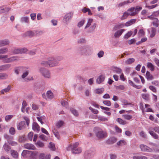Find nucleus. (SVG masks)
<instances>
[{
    "label": "nucleus",
    "instance_id": "obj_31",
    "mask_svg": "<svg viewBox=\"0 0 159 159\" xmlns=\"http://www.w3.org/2000/svg\"><path fill=\"white\" fill-rule=\"evenodd\" d=\"M47 98L48 99H51L53 98V93L50 90L48 91L46 93Z\"/></svg>",
    "mask_w": 159,
    "mask_h": 159
},
{
    "label": "nucleus",
    "instance_id": "obj_55",
    "mask_svg": "<svg viewBox=\"0 0 159 159\" xmlns=\"http://www.w3.org/2000/svg\"><path fill=\"white\" fill-rule=\"evenodd\" d=\"M8 50L7 48H4L0 49V54H4L7 52Z\"/></svg>",
    "mask_w": 159,
    "mask_h": 159
},
{
    "label": "nucleus",
    "instance_id": "obj_50",
    "mask_svg": "<svg viewBox=\"0 0 159 159\" xmlns=\"http://www.w3.org/2000/svg\"><path fill=\"white\" fill-rule=\"evenodd\" d=\"M152 24L153 26L157 27L159 25V20L158 19L156 18L154 19L152 22Z\"/></svg>",
    "mask_w": 159,
    "mask_h": 159
},
{
    "label": "nucleus",
    "instance_id": "obj_9",
    "mask_svg": "<svg viewBox=\"0 0 159 159\" xmlns=\"http://www.w3.org/2000/svg\"><path fill=\"white\" fill-rule=\"evenodd\" d=\"M39 71L44 77L47 78L50 77V73L48 70L44 68H39Z\"/></svg>",
    "mask_w": 159,
    "mask_h": 159
},
{
    "label": "nucleus",
    "instance_id": "obj_5",
    "mask_svg": "<svg viewBox=\"0 0 159 159\" xmlns=\"http://www.w3.org/2000/svg\"><path fill=\"white\" fill-rule=\"evenodd\" d=\"M8 55H4L2 61L5 63H11L17 61L18 57L16 56H13L8 57Z\"/></svg>",
    "mask_w": 159,
    "mask_h": 159
},
{
    "label": "nucleus",
    "instance_id": "obj_25",
    "mask_svg": "<svg viewBox=\"0 0 159 159\" xmlns=\"http://www.w3.org/2000/svg\"><path fill=\"white\" fill-rule=\"evenodd\" d=\"M136 21V19H132L129 20L128 21H127L125 23V25L126 26H129L130 25H133V24L135 23Z\"/></svg>",
    "mask_w": 159,
    "mask_h": 159
},
{
    "label": "nucleus",
    "instance_id": "obj_48",
    "mask_svg": "<svg viewBox=\"0 0 159 159\" xmlns=\"http://www.w3.org/2000/svg\"><path fill=\"white\" fill-rule=\"evenodd\" d=\"M93 21V19L91 18L89 19L88 20L87 23L85 26L84 29H86L89 27Z\"/></svg>",
    "mask_w": 159,
    "mask_h": 159
},
{
    "label": "nucleus",
    "instance_id": "obj_64",
    "mask_svg": "<svg viewBox=\"0 0 159 159\" xmlns=\"http://www.w3.org/2000/svg\"><path fill=\"white\" fill-rule=\"evenodd\" d=\"M104 55V52L103 51H100L98 53V57L99 58H100L103 57Z\"/></svg>",
    "mask_w": 159,
    "mask_h": 159
},
{
    "label": "nucleus",
    "instance_id": "obj_7",
    "mask_svg": "<svg viewBox=\"0 0 159 159\" xmlns=\"http://www.w3.org/2000/svg\"><path fill=\"white\" fill-rule=\"evenodd\" d=\"M4 137L7 140L8 143L10 145L15 146L17 145L18 143L16 142L13 140V137L7 134H4Z\"/></svg>",
    "mask_w": 159,
    "mask_h": 159
},
{
    "label": "nucleus",
    "instance_id": "obj_1",
    "mask_svg": "<svg viewBox=\"0 0 159 159\" xmlns=\"http://www.w3.org/2000/svg\"><path fill=\"white\" fill-rule=\"evenodd\" d=\"M94 131L96 136L99 139H102L106 137L107 135V133L103 131L99 127H96L94 128Z\"/></svg>",
    "mask_w": 159,
    "mask_h": 159
},
{
    "label": "nucleus",
    "instance_id": "obj_45",
    "mask_svg": "<svg viewBox=\"0 0 159 159\" xmlns=\"http://www.w3.org/2000/svg\"><path fill=\"white\" fill-rule=\"evenodd\" d=\"M116 120L121 125H125L126 124V122L124 120L120 118H117Z\"/></svg>",
    "mask_w": 159,
    "mask_h": 159
},
{
    "label": "nucleus",
    "instance_id": "obj_23",
    "mask_svg": "<svg viewBox=\"0 0 159 159\" xmlns=\"http://www.w3.org/2000/svg\"><path fill=\"white\" fill-rule=\"evenodd\" d=\"M24 147L28 149L34 150L35 149V147L32 144L26 143L24 145Z\"/></svg>",
    "mask_w": 159,
    "mask_h": 159
},
{
    "label": "nucleus",
    "instance_id": "obj_16",
    "mask_svg": "<svg viewBox=\"0 0 159 159\" xmlns=\"http://www.w3.org/2000/svg\"><path fill=\"white\" fill-rule=\"evenodd\" d=\"M51 58V57H49L48 58V61H49V66L53 67L57 65L58 64V62L55 61V60H52H52L50 59Z\"/></svg>",
    "mask_w": 159,
    "mask_h": 159
},
{
    "label": "nucleus",
    "instance_id": "obj_20",
    "mask_svg": "<svg viewBox=\"0 0 159 159\" xmlns=\"http://www.w3.org/2000/svg\"><path fill=\"white\" fill-rule=\"evenodd\" d=\"M25 122L24 121H21L17 125V129L19 130L23 129L25 128Z\"/></svg>",
    "mask_w": 159,
    "mask_h": 159
},
{
    "label": "nucleus",
    "instance_id": "obj_2",
    "mask_svg": "<svg viewBox=\"0 0 159 159\" xmlns=\"http://www.w3.org/2000/svg\"><path fill=\"white\" fill-rule=\"evenodd\" d=\"M79 145V143L76 142L73 145H70L66 148L67 151L71 150L72 153L74 154H77L80 153L82 150L80 148H77Z\"/></svg>",
    "mask_w": 159,
    "mask_h": 159
},
{
    "label": "nucleus",
    "instance_id": "obj_8",
    "mask_svg": "<svg viewBox=\"0 0 159 159\" xmlns=\"http://www.w3.org/2000/svg\"><path fill=\"white\" fill-rule=\"evenodd\" d=\"M73 15V12H70L66 13L63 17V21L66 24L70 22Z\"/></svg>",
    "mask_w": 159,
    "mask_h": 159
},
{
    "label": "nucleus",
    "instance_id": "obj_49",
    "mask_svg": "<svg viewBox=\"0 0 159 159\" xmlns=\"http://www.w3.org/2000/svg\"><path fill=\"white\" fill-rule=\"evenodd\" d=\"M4 150L7 152H9L11 150L10 147L7 144L5 143L3 146Z\"/></svg>",
    "mask_w": 159,
    "mask_h": 159
},
{
    "label": "nucleus",
    "instance_id": "obj_33",
    "mask_svg": "<svg viewBox=\"0 0 159 159\" xmlns=\"http://www.w3.org/2000/svg\"><path fill=\"white\" fill-rule=\"evenodd\" d=\"M129 83L131 86L138 89H140L142 87V86L140 85H136L131 80H129Z\"/></svg>",
    "mask_w": 159,
    "mask_h": 159
},
{
    "label": "nucleus",
    "instance_id": "obj_61",
    "mask_svg": "<svg viewBox=\"0 0 159 159\" xmlns=\"http://www.w3.org/2000/svg\"><path fill=\"white\" fill-rule=\"evenodd\" d=\"M33 133L32 132H30L28 135V139L30 141L32 140L33 137Z\"/></svg>",
    "mask_w": 159,
    "mask_h": 159
},
{
    "label": "nucleus",
    "instance_id": "obj_43",
    "mask_svg": "<svg viewBox=\"0 0 159 159\" xmlns=\"http://www.w3.org/2000/svg\"><path fill=\"white\" fill-rule=\"evenodd\" d=\"M156 30L154 27L151 28V31L150 33V37L152 38L154 37L156 34Z\"/></svg>",
    "mask_w": 159,
    "mask_h": 159
},
{
    "label": "nucleus",
    "instance_id": "obj_41",
    "mask_svg": "<svg viewBox=\"0 0 159 159\" xmlns=\"http://www.w3.org/2000/svg\"><path fill=\"white\" fill-rule=\"evenodd\" d=\"M133 159H148L147 157L143 156L136 155L133 157Z\"/></svg>",
    "mask_w": 159,
    "mask_h": 159
},
{
    "label": "nucleus",
    "instance_id": "obj_58",
    "mask_svg": "<svg viewBox=\"0 0 159 159\" xmlns=\"http://www.w3.org/2000/svg\"><path fill=\"white\" fill-rule=\"evenodd\" d=\"M9 132L11 135H14L16 133L15 129L13 127H11L9 129Z\"/></svg>",
    "mask_w": 159,
    "mask_h": 159
},
{
    "label": "nucleus",
    "instance_id": "obj_47",
    "mask_svg": "<svg viewBox=\"0 0 159 159\" xmlns=\"http://www.w3.org/2000/svg\"><path fill=\"white\" fill-rule=\"evenodd\" d=\"M133 34V32L131 31H128L124 36V38L125 39H128Z\"/></svg>",
    "mask_w": 159,
    "mask_h": 159
},
{
    "label": "nucleus",
    "instance_id": "obj_22",
    "mask_svg": "<svg viewBox=\"0 0 159 159\" xmlns=\"http://www.w3.org/2000/svg\"><path fill=\"white\" fill-rule=\"evenodd\" d=\"M105 79V76L101 75L99 76L97 78L96 80V83L98 84H100Z\"/></svg>",
    "mask_w": 159,
    "mask_h": 159
},
{
    "label": "nucleus",
    "instance_id": "obj_42",
    "mask_svg": "<svg viewBox=\"0 0 159 159\" xmlns=\"http://www.w3.org/2000/svg\"><path fill=\"white\" fill-rule=\"evenodd\" d=\"M11 153L12 156L14 158H17L18 157V154L17 152L15 150H11Z\"/></svg>",
    "mask_w": 159,
    "mask_h": 159
},
{
    "label": "nucleus",
    "instance_id": "obj_63",
    "mask_svg": "<svg viewBox=\"0 0 159 159\" xmlns=\"http://www.w3.org/2000/svg\"><path fill=\"white\" fill-rule=\"evenodd\" d=\"M125 88V86L123 85H120L116 86V89L117 90H124Z\"/></svg>",
    "mask_w": 159,
    "mask_h": 159
},
{
    "label": "nucleus",
    "instance_id": "obj_37",
    "mask_svg": "<svg viewBox=\"0 0 159 159\" xmlns=\"http://www.w3.org/2000/svg\"><path fill=\"white\" fill-rule=\"evenodd\" d=\"M8 77V75L4 73H0V80L5 79Z\"/></svg>",
    "mask_w": 159,
    "mask_h": 159
},
{
    "label": "nucleus",
    "instance_id": "obj_4",
    "mask_svg": "<svg viewBox=\"0 0 159 159\" xmlns=\"http://www.w3.org/2000/svg\"><path fill=\"white\" fill-rule=\"evenodd\" d=\"M134 7H132L129 9L126 12L124 13L122 16L121 17V19L124 20L127 18L128 16H134L136 15V12L134 11Z\"/></svg>",
    "mask_w": 159,
    "mask_h": 159
},
{
    "label": "nucleus",
    "instance_id": "obj_54",
    "mask_svg": "<svg viewBox=\"0 0 159 159\" xmlns=\"http://www.w3.org/2000/svg\"><path fill=\"white\" fill-rule=\"evenodd\" d=\"M122 117H123L125 119L127 120H129L132 118V116L131 115H122Z\"/></svg>",
    "mask_w": 159,
    "mask_h": 159
},
{
    "label": "nucleus",
    "instance_id": "obj_59",
    "mask_svg": "<svg viewBox=\"0 0 159 159\" xmlns=\"http://www.w3.org/2000/svg\"><path fill=\"white\" fill-rule=\"evenodd\" d=\"M85 20H82L80 21L78 24L77 26L79 28H80L82 27L84 24L85 23Z\"/></svg>",
    "mask_w": 159,
    "mask_h": 159
},
{
    "label": "nucleus",
    "instance_id": "obj_10",
    "mask_svg": "<svg viewBox=\"0 0 159 159\" xmlns=\"http://www.w3.org/2000/svg\"><path fill=\"white\" fill-rule=\"evenodd\" d=\"M43 33L42 31H38V30H33V31H29L25 33V35L29 37H33L36 34L39 33L42 34Z\"/></svg>",
    "mask_w": 159,
    "mask_h": 159
},
{
    "label": "nucleus",
    "instance_id": "obj_62",
    "mask_svg": "<svg viewBox=\"0 0 159 159\" xmlns=\"http://www.w3.org/2000/svg\"><path fill=\"white\" fill-rule=\"evenodd\" d=\"M39 138L43 141H46L48 139V138L44 134H42L39 136Z\"/></svg>",
    "mask_w": 159,
    "mask_h": 159
},
{
    "label": "nucleus",
    "instance_id": "obj_36",
    "mask_svg": "<svg viewBox=\"0 0 159 159\" xmlns=\"http://www.w3.org/2000/svg\"><path fill=\"white\" fill-rule=\"evenodd\" d=\"M147 67L152 71L154 70V66L151 62H148L147 64Z\"/></svg>",
    "mask_w": 159,
    "mask_h": 159
},
{
    "label": "nucleus",
    "instance_id": "obj_15",
    "mask_svg": "<svg viewBox=\"0 0 159 159\" xmlns=\"http://www.w3.org/2000/svg\"><path fill=\"white\" fill-rule=\"evenodd\" d=\"M11 66L10 64H6L0 66V71H4L7 70Z\"/></svg>",
    "mask_w": 159,
    "mask_h": 159
},
{
    "label": "nucleus",
    "instance_id": "obj_51",
    "mask_svg": "<svg viewBox=\"0 0 159 159\" xmlns=\"http://www.w3.org/2000/svg\"><path fill=\"white\" fill-rule=\"evenodd\" d=\"M61 105L65 107L66 108H67L68 107V102L65 101V100H62L61 102Z\"/></svg>",
    "mask_w": 159,
    "mask_h": 159
},
{
    "label": "nucleus",
    "instance_id": "obj_46",
    "mask_svg": "<svg viewBox=\"0 0 159 159\" xmlns=\"http://www.w3.org/2000/svg\"><path fill=\"white\" fill-rule=\"evenodd\" d=\"M64 123V122L63 121L60 120L57 122L56 126L57 128H59L63 125Z\"/></svg>",
    "mask_w": 159,
    "mask_h": 159
},
{
    "label": "nucleus",
    "instance_id": "obj_18",
    "mask_svg": "<svg viewBox=\"0 0 159 159\" xmlns=\"http://www.w3.org/2000/svg\"><path fill=\"white\" fill-rule=\"evenodd\" d=\"M125 30L124 29H120L117 30L114 34V36L115 38H119L122 34L124 31Z\"/></svg>",
    "mask_w": 159,
    "mask_h": 159
},
{
    "label": "nucleus",
    "instance_id": "obj_30",
    "mask_svg": "<svg viewBox=\"0 0 159 159\" xmlns=\"http://www.w3.org/2000/svg\"><path fill=\"white\" fill-rule=\"evenodd\" d=\"M52 131L55 136L58 139H60V137L58 131L55 129H52Z\"/></svg>",
    "mask_w": 159,
    "mask_h": 159
},
{
    "label": "nucleus",
    "instance_id": "obj_12",
    "mask_svg": "<svg viewBox=\"0 0 159 159\" xmlns=\"http://www.w3.org/2000/svg\"><path fill=\"white\" fill-rule=\"evenodd\" d=\"M11 10V8L4 6L0 7V14L7 13Z\"/></svg>",
    "mask_w": 159,
    "mask_h": 159
},
{
    "label": "nucleus",
    "instance_id": "obj_28",
    "mask_svg": "<svg viewBox=\"0 0 159 159\" xmlns=\"http://www.w3.org/2000/svg\"><path fill=\"white\" fill-rule=\"evenodd\" d=\"M11 86L8 85L7 88L2 90L0 92L1 94H4L5 93L8 92L11 89Z\"/></svg>",
    "mask_w": 159,
    "mask_h": 159
},
{
    "label": "nucleus",
    "instance_id": "obj_53",
    "mask_svg": "<svg viewBox=\"0 0 159 159\" xmlns=\"http://www.w3.org/2000/svg\"><path fill=\"white\" fill-rule=\"evenodd\" d=\"M13 116V115H11L6 116L5 118V120L7 122H8L10 121Z\"/></svg>",
    "mask_w": 159,
    "mask_h": 159
},
{
    "label": "nucleus",
    "instance_id": "obj_32",
    "mask_svg": "<svg viewBox=\"0 0 159 159\" xmlns=\"http://www.w3.org/2000/svg\"><path fill=\"white\" fill-rule=\"evenodd\" d=\"M135 61L134 58H131L128 59L125 61V63L126 65H130L134 62Z\"/></svg>",
    "mask_w": 159,
    "mask_h": 159
},
{
    "label": "nucleus",
    "instance_id": "obj_56",
    "mask_svg": "<svg viewBox=\"0 0 159 159\" xmlns=\"http://www.w3.org/2000/svg\"><path fill=\"white\" fill-rule=\"evenodd\" d=\"M49 148L52 150H54L55 148L54 144L52 142H50L48 145Z\"/></svg>",
    "mask_w": 159,
    "mask_h": 159
},
{
    "label": "nucleus",
    "instance_id": "obj_19",
    "mask_svg": "<svg viewBox=\"0 0 159 159\" xmlns=\"http://www.w3.org/2000/svg\"><path fill=\"white\" fill-rule=\"evenodd\" d=\"M117 140V139L115 137H111L109 139L106 141L107 143L109 144H112L115 143Z\"/></svg>",
    "mask_w": 159,
    "mask_h": 159
},
{
    "label": "nucleus",
    "instance_id": "obj_14",
    "mask_svg": "<svg viewBox=\"0 0 159 159\" xmlns=\"http://www.w3.org/2000/svg\"><path fill=\"white\" fill-rule=\"evenodd\" d=\"M111 70L115 73L118 74L121 73L122 71L120 68L114 66H112Z\"/></svg>",
    "mask_w": 159,
    "mask_h": 159
},
{
    "label": "nucleus",
    "instance_id": "obj_6",
    "mask_svg": "<svg viewBox=\"0 0 159 159\" xmlns=\"http://www.w3.org/2000/svg\"><path fill=\"white\" fill-rule=\"evenodd\" d=\"M154 131L159 134V126H155L152 128L150 129L149 131V133L154 138L157 139L158 136L157 134L154 132Z\"/></svg>",
    "mask_w": 159,
    "mask_h": 159
},
{
    "label": "nucleus",
    "instance_id": "obj_39",
    "mask_svg": "<svg viewBox=\"0 0 159 159\" xmlns=\"http://www.w3.org/2000/svg\"><path fill=\"white\" fill-rule=\"evenodd\" d=\"M104 91V89L103 88H102L100 89H97L95 90V93L98 94H102Z\"/></svg>",
    "mask_w": 159,
    "mask_h": 159
},
{
    "label": "nucleus",
    "instance_id": "obj_57",
    "mask_svg": "<svg viewBox=\"0 0 159 159\" xmlns=\"http://www.w3.org/2000/svg\"><path fill=\"white\" fill-rule=\"evenodd\" d=\"M142 98L145 100H149V95L148 94H142Z\"/></svg>",
    "mask_w": 159,
    "mask_h": 159
},
{
    "label": "nucleus",
    "instance_id": "obj_11",
    "mask_svg": "<svg viewBox=\"0 0 159 159\" xmlns=\"http://www.w3.org/2000/svg\"><path fill=\"white\" fill-rule=\"evenodd\" d=\"M94 153L93 151L89 150L85 151L84 154V158L89 159L92 158L93 156Z\"/></svg>",
    "mask_w": 159,
    "mask_h": 159
},
{
    "label": "nucleus",
    "instance_id": "obj_38",
    "mask_svg": "<svg viewBox=\"0 0 159 159\" xmlns=\"http://www.w3.org/2000/svg\"><path fill=\"white\" fill-rule=\"evenodd\" d=\"M35 144L38 147L43 148L44 146L43 143L40 140L38 141Z\"/></svg>",
    "mask_w": 159,
    "mask_h": 159
},
{
    "label": "nucleus",
    "instance_id": "obj_60",
    "mask_svg": "<svg viewBox=\"0 0 159 159\" xmlns=\"http://www.w3.org/2000/svg\"><path fill=\"white\" fill-rule=\"evenodd\" d=\"M158 6V5L157 4L152 5L151 6H148L147 5H146L145 7L146 8H148L149 9H152L156 7H157Z\"/></svg>",
    "mask_w": 159,
    "mask_h": 159
},
{
    "label": "nucleus",
    "instance_id": "obj_13",
    "mask_svg": "<svg viewBox=\"0 0 159 159\" xmlns=\"http://www.w3.org/2000/svg\"><path fill=\"white\" fill-rule=\"evenodd\" d=\"M140 148L141 151H143L151 152L152 151V149L149 147L143 144H141L140 145Z\"/></svg>",
    "mask_w": 159,
    "mask_h": 159
},
{
    "label": "nucleus",
    "instance_id": "obj_29",
    "mask_svg": "<svg viewBox=\"0 0 159 159\" xmlns=\"http://www.w3.org/2000/svg\"><path fill=\"white\" fill-rule=\"evenodd\" d=\"M145 34V32L143 29H139L138 33V36L139 37H143Z\"/></svg>",
    "mask_w": 159,
    "mask_h": 159
},
{
    "label": "nucleus",
    "instance_id": "obj_17",
    "mask_svg": "<svg viewBox=\"0 0 159 159\" xmlns=\"http://www.w3.org/2000/svg\"><path fill=\"white\" fill-rule=\"evenodd\" d=\"M125 26V24L124 23H119L115 25L113 28V30L116 31L118 29H120L123 28Z\"/></svg>",
    "mask_w": 159,
    "mask_h": 159
},
{
    "label": "nucleus",
    "instance_id": "obj_52",
    "mask_svg": "<svg viewBox=\"0 0 159 159\" xmlns=\"http://www.w3.org/2000/svg\"><path fill=\"white\" fill-rule=\"evenodd\" d=\"M70 110L71 113L75 116H78L79 114L77 110L73 108H71Z\"/></svg>",
    "mask_w": 159,
    "mask_h": 159
},
{
    "label": "nucleus",
    "instance_id": "obj_21",
    "mask_svg": "<svg viewBox=\"0 0 159 159\" xmlns=\"http://www.w3.org/2000/svg\"><path fill=\"white\" fill-rule=\"evenodd\" d=\"M32 129L35 131L38 132L40 130V127L36 122H34L32 125Z\"/></svg>",
    "mask_w": 159,
    "mask_h": 159
},
{
    "label": "nucleus",
    "instance_id": "obj_27",
    "mask_svg": "<svg viewBox=\"0 0 159 159\" xmlns=\"http://www.w3.org/2000/svg\"><path fill=\"white\" fill-rule=\"evenodd\" d=\"M146 77L148 80H151L153 79V76L151 75L150 72L147 71L146 74Z\"/></svg>",
    "mask_w": 159,
    "mask_h": 159
},
{
    "label": "nucleus",
    "instance_id": "obj_3",
    "mask_svg": "<svg viewBox=\"0 0 159 159\" xmlns=\"http://www.w3.org/2000/svg\"><path fill=\"white\" fill-rule=\"evenodd\" d=\"M92 49L90 47H84L80 48L78 49L77 52L82 55H89L92 53Z\"/></svg>",
    "mask_w": 159,
    "mask_h": 159
},
{
    "label": "nucleus",
    "instance_id": "obj_40",
    "mask_svg": "<svg viewBox=\"0 0 159 159\" xmlns=\"http://www.w3.org/2000/svg\"><path fill=\"white\" fill-rule=\"evenodd\" d=\"M126 144V142L124 140H121L117 143V145L119 146H122L125 145Z\"/></svg>",
    "mask_w": 159,
    "mask_h": 159
},
{
    "label": "nucleus",
    "instance_id": "obj_26",
    "mask_svg": "<svg viewBox=\"0 0 159 159\" xmlns=\"http://www.w3.org/2000/svg\"><path fill=\"white\" fill-rule=\"evenodd\" d=\"M21 23H29V18L28 16H24L22 17L20 20Z\"/></svg>",
    "mask_w": 159,
    "mask_h": 159
},
{
    "label": "nucleus",
    "instance_id": "obj_24",
    "mask_svg": "<svg viewBox=\"0 0 159 159\" xmlns=\"http://www.w3.org/2000/svg\"><path fill=\"white\" fill-rule=\"evenodd\" d=\"M51 155L48 154L45 156V154L43 153H41L39 156V159H50Z\"/></svg>",
    "mask_w": 159,
    "mask_h": 159
},
{
    "label": "nucleus",
    "instance_id": "obj_44",
    "mask_svg": "<svg viewBox=\"0 0 159 159\" xmlns=\"http://www.w3.org/2000/svg\"><path fill=\"white\" fill-rule=\"evenodd\" d=\"M9 43V40H1L0 41V47L6 45Z\"/></svg>",
    "mask_w": 159,
    "mask_h": 159
},
{
    "label": "nucleus",
    "instance_id": "obj_35",
    "mask_svg": "<svg viewBox=\"0 0 159 159\" xmlns=\"http://www.w3.org/2000/svg\"><path fill=\"white\" fill-rule=\"evenodd\" d=\"M31 152H32V151H31L24 150L22 152L21 155L24 157H27L28 154Z\"/></svg>",
    "mask_w": 159,
    "mask_h": 159
},
{
    "label": "nucleus",
    "instance_id": "obj_34",
    "mask_svg": "<svg viewBox=\"0 0 159 159\" xmlns=\"http://www.w3.org/2000/svg\"><path fill=\"white\" fill-rule=\"evenodd\" d=\"M63 59V57L61 56H58L55 57H51L50 59L51 60H55V61L58 62V61H61Z\"/></svg>",
    "mask_w": 159,
    "mask_h": 159
}]
</instances>
